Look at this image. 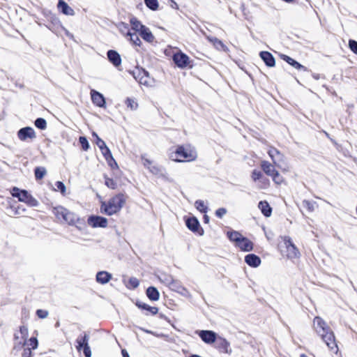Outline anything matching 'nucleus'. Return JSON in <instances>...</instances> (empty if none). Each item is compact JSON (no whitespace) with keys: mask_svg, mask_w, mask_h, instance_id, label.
Segmentation results:
<instances>
[{"mask_svg":"<svg viewBox=\"0 0 357 357\" xmlns=\"http://www.w3.org/2000/svg\"><path fill=\"white\" fill-rule=\"evenodd\" d=\"M245 262L250 266L257 267L261 264V259L259 257L254 254H250L245 257Z\"/></svg>","mask_w":357,"mask_h":357,"instance_id":"22","label":"nucleus"},{"mask_svg":"<svg viewBox=\"0 0 357 357\" xmlns=\"http://www.w3.org/2000/svg\"><path fill=\"white\" fill-rule=\"evenodd\" d=\"M207 39L213 45V46L216 49L224 51L227 50L226 46L223 44V43L221 40H220L217 38L207 36Z\"/></svg>","mask_w":357,"mask_h":357,"instance_id":"29","label":"nucleus"},{"mask_svg":"<svg viewBox=\"0 0 357 357\" xmlns=\"http://www.w3.org/2000/svg\"><path fill=\"white\" fill-rule=\"evenodd\" d=\"M17 137L20 140L26 142L28 140H32L36 137V132L33 128L31 127H25L21 128L17 132Z\"/></svg>","mask_w":357,"mask_h":357,"instance_id":"11","label":"nucleus"},{"mask_svg":"<svg viewBox=\"0 0 357 357\" xmlns=\"http://www.w3.org/2000/svg\"><path fill=\"white\" fill-rule=\"evenodd\" d=\"M55 185H56V190H58V191H60L61 192L62 195H65V192H66V186L64 185V183L61 181H57L56 183H55Z\"/></svg>","mask_w":357,"mask_h":357,"instance_id":"49","label":"nucleus"},{"mask_svg":"<svg viewBox=\"0 0 357 357\" xmlns=\"http://www.w3.org/2000/svg\"><path fill=\"white\" fill-rule=\"evenodd\" d=\"M268 153L271 158L273 160V163L279 165V162L282 160L283 155L280 153V152L275 148L271 147Z\"/></svg>","mask_w":357,"mask_h":357,"instance_id":"21","label":"nucleus"},{"mask_svg":"<svg viewBox=\"0 0 357 357\" xmlns=\"http://www.w3.org/2000/svg\"><path fill=\"white\" fill-rule=\"evenodd\" d=\"M142 165L147 169L153 175L162 178H167V172L164 167L155 164L153 161L149 159L146 154L141 155Z\"/></svg>","mask_w":357,"mask_h":357,"instance_id":"5","label":"nucleus"},{"mask_svg":"<svg viewBox=\"0 0 357 357\" xmlns=\"http://www.w3.org/2000/svg\"><path fill=\"white\" fill-rule=\"evenodd\" d=\"M107 57L109 61L116 67L121 63V59L119 54L114 50H109L107 52Z\"/></svg>","mask_w":357,"mask_h":357,"instance_id":"19","label":"nucleus"},{"mask_svg":"<svg viewBox=\"0 0 357 357\" xmlns=\"http://www.w3.org/2000/svg\"><path fill=\"white\" fill-rule=\"evenodd\" d=\"M66 210L67 209L63 206H57L53 208L52 213L59 220L62 221V218L63 217Z\"/></svg>","mask_w":357,"mask_h":357,"instance_id":"34","label":"nucleus"},{"mask_svg":"<svg viewBox=\"0 0 357 357\" xmlns=\"http://www.w3.org/2000/svg\"><path fill=\"white\" fill-rule=\"evenodd\" d=\"M195 207L197 210H199L201 212L206 213L207 211V206H206L205 203L202 200H197L195 202Z\"/></svg>","mask_w":357,"mask_h":357,"instance_id":"41","label":"nucleus"},{"mask_svg":"<svg viewBox=\"0 0 357 357\" xmlns=\"http://www.w3.org/2000/svg\"><path fill=\"white\" fill-rule=\"evenodd\" d=\"M173 61H174L175 64L180 68H185L190 63V59L189 56L182 52L175 53L173 56Z\"/></svg>","mask_w":357,"mask_h":357,"instance_id":"10","label":"nucleus"},{"mask_svg":"<svg viewBox=\"0 0 357 357\" xmlns=\"http://www.w3.org/2000/svg\"><path fill=\"white\" fill-rule=\"evenodd\" d=\"M137 305L143 310L149 311L151 314H156L158 312V308L156 307H151L146 303H137Z\"/></svg>","mask_w":357,"mask_h":357,"instance_id":"35","label":"nucleus"},{"mask_svg":"<svg viewBox=\"0 0 357 357\" xmlns=\"http://www.w3.org/2000/svg\"><path fill=\"white\" fill-rule=\"evenodd\" d=\"M177 6L176 3H174V4H173V6Z\"/></svg>","mask_w":357,"mask_h":357,"instance_id":"63","label":"nucleus"},{"mask_svg":"<svg viewBox=\"0 0 357 357\" xmlns=\"http://www.w3.org/2000/svg\"><path fill=\"white\" fill-rule=\"evenodd\" d=\"M284 249L282 252L288 259H294L300 257V252L289 237L285 236L284 238Z\"/></svg>","mask_w":357,"mask_h":357,"instance_id":"7","label":"nucleus"},{"mask_svg":"<svg viewBox=\"0 0 357 357\" xmlns=\"http://www.w3.org/2000/svg\"><path fill=\"white\" fill-rule=\"evenodd\" d=\"M282 59L285 61L286 62H287L289 65H291V66H293L294 68H296V69H301V68H304V66H302L301 64H300L298 62H297L296 61H295L294 59H293L292 58L289 57V56H287V55H284V54H282L281 56Z\"/></svg>","mask_w":357,"mask_h":357,"instance_id":"32","label":"nucleus"},{"mask_svg":"<svg viewBox=\"0 0 357 357\" xmlns=\"http://www.w3.org/2000/svg\"><path fill=\"white\" fill-rule=\"evenodd\" d=\"M89 335L86 334H84V336H79L76 340V349L78 351H80L86 344H89Z\"/></svg>","mask_w":357,"mask_h":357,"instance_id":"28","label":"nucleus"},{"mask_svg":"<svg viewBox=\"0 0 357 357\" xmlns=\"http://www.w3.org/2000/svg\"><path fill=\"white\" fill-rule=\"evenodd\" d=\"M349 47L354 53L357 54V42L356 40H349Z\"/></svg>","mask_w":357,"mask_h":357,"instance_id":"50","label":"nucleus"},{"mask_svg":"<svg viewBox=\"0 0 357 357\" xmlns=\"http://www.w3.org/2000/svg\"><path fill=\"white\" fill-rule=\"evenodd\" d=\"M301 357H308L307 356H306L305 354H301Z\"/></svg>","mask_w":357,"mask_h":357,"instance_id":"60","label":"nucleus"},{"mask_svg":"<svg viewBox=\"0 0 357 357\" xmlns=\"http://www.w3.org/2000/svg\"><path fill=\"white\" fill-rule=\"evenodd\" d=\"M125 104L127 107L130 110H135L138 107V104L136 100L133 98H128L125 100Z\"/></svg>","mask_w":357,"mask_h":357,"instance_id":"36","label":"nucleus"},{"mask_svg":"<svg viewBox=\"0 0 357 357\" xmlns=\"http://www.w3.org/2000/svg\"><path fill=\"white\" fill-rule=\"evenodd\" d=\"M121 354H122L123 357H130L126 349H122Z\"/></svg>","mask_w":357,"mask_h":357,"instance_id":"58","label":"nucleus"},{"mask_svg":"<svg viewBox=\"0 0 357 357\" xmlns=\"http://www.w3.org/2000/svg\"><path fill=\"white\" fill-rule=\"evenodd\" d=\"M31 350L30 347H25L24 349V351L22 353L23 357H31Z\"/></svg>","mask_w":357,"mask_h":357,"instance_id":"55","label":"nucleus"},{"mask_svg":"<svg viewBox=\"0 0 357 357\" xmlns=\"http://www.w3.org/2000/svg\"><path fill=\"white\" fill-rule=\"evenodd\" d=\"M158 278L162 283L169 287L171 289H174L176 287L175 281L170 275L161 273L158 276Z\"/></svg>","mask_w":357,"mask_h":357,"instance_id":"18","label":"nucleus"},{"mask_svg":"<svg viewBox=\"0 0 357 357\" xmlns=\"http://www.w3.org/2000/svg\"><path fill=\"white\" fill-rule=\"evenodd\" d=\"M27 347L31 349H36L38 347V340L36 337H31L28 340H26V344L24 347Z\"/></svg>","mask_w":357,"mask_h":357,"instance_id":"40","label":"nucleus"},{"mask_svg":"<svg viewBox=\"0 0 357 357\" xmlns=\"http://www.w3.org/2000/svg\"><path fill=\"white\" fill-rule=\"evenodd\" d=\"M177 6L176 3H174V4H173V6Z\"/></svg>","mask_w":357,"mask_h":357,"instance_id":"64","label":"nucleus"},{"mask_svg":"<svg viewBox=\"0 0 357 357\" xmlns=\"http://www.w3.org/2000/svg\"><path fill=\"white\" fill-rule=\"evenodd\" d=\"M258 208L261 210V213L266 216L269 217L272 213V208L268 203L266 201H261L258 204Z\"/></svg>","mask_w":357,"mask_h":357,"instance_id":"25","label":"nucleus"},{"mask_svg":"<svg viewBox=\"0 0 357 357\" xmlns=\"http://www.w3.org/2000/svg\"><path fill=\"white\" fill-rule=\"evenodd\" d=\"M139 34L142 36V38L148 43H152L155 39L154 36L153 35L150 29L146 26L143 28Z\"/></svg>","mask_w":357,"mask_h":357,"instance_id":"27","label":"nucleus"},{"mask_svg":"<svg viewBox=\"0 0 357 357\" xmlns=\"http://www.w3.org/2000/svg\"><path fill=\"white\" fill-rule=\"evenodd\" d=\"M36 314L40 319H45L48 316V312L44 310H38Z\"/></svg>","mask_w":357,"mask_h":357,"instance_id":"52","label":"nucleus"},{"mask_svg":"<svg viewBox=\"0 0 357 357\" xmlns=\"http://www.w3.org/2000/svg\"><path fill=\"white\" fill-rule=\"evenodd\" d=\"M79 142L81 144L82 149L84 151H87L89 149V142L85 137H80L79 138Z\"/></svg>","mask_w":357,"mask_h":357,"instance_id":"44","label":"nucleus"},{"mask_svg":"<svg viewBox=\"0 0 357 357\" xmlns=\"http://www.w3.org/2000/svg\"><path fill=\"white\" fill-rule=\"evenodd\" d=\"M303 206L307 209L310 212H312L314 210V204L313 202H311L308 200H304L303 202Z\"/></svg>","mask_w":357,"mask_h":357,"instance_id":"48","label":"nucleus"},{"mask_svg":"<svg viewBox=\"0 0 357 357\" xmlns=\"http://www.w3.org/2000/svg\"><path fill=\"white\" fill-rule=\"evenodd\" d=\"M139 329L142 330V331L146 333L152 334V335H153L155 336H157V337L161 336V335H158L155 333H154L153 331H149V330H147V329H144L143 328H139Z\"/></svg>","mask_w":357,"mask_h":357,"instance_id":"57","label":"nucleus"},{"mask_svg":"<svg viewBox=\"0 0 357 357\" xmlns=\"http://www.w3.org/2000/svg\"><path fill=\"white\" fill-rule=\"evenodd\" d=\"M126 36L130 37V41L136 46H140L142 44L141 40L139 39L137 32L132 33L128 31L126 33Z\"/></svg>","mask_w":357,"mask_h":357,"instance_id":"33","label":"nucleus"},{"mask_svg":"<svg viewBox=\"0 0 357 357\" xmlns=\"http://www.w3.org/2000/svg\"><path fill=\"white\" fill-rule=\"evenodd\" d=\"M313 327L316 333L321 337L329 349L335 354H337L338 347L335 342V335L327 324L321 317H316L313 321Z\"/></svg>","mask_w":357,"mask_h":357,"instance_id":"1","label":"nucleus"},{"mask_svg":"<svg viewBox=\"0 0 357 357\" xmlns=\"http://www.w3.org/2000/svg\"><path fill=\"white\" fill-rule=\"evenodd\" d=\"M82 349L85 357L91 356V351L90 347L89 346V344H86L84 347H82Z\"/></svg>","mask_w":357,"mask_h":357,"instance_id":"54","label":"nucleus"},{"mask_svg":"<svg viewBox=\"0 0 357 357\" xmlns=\"http://www.w3.org/2000/svg\"><path fill=\"white\" fill-rule=\"evenodd\" d=\"M169 158L177 162H192L197 159V153L190 144L178 145L169 149Z\"/></svg>","mask_w":357,"mask_h":357,"instance_id":"2","label":"nucleus"},{"mask_svg":"<svg viewBox=\"0 0 357 357\" xmlns=\"http://www.w3.org/2000/svg\"><path fill=\"white\" fill-rule=\"evenodd\" d=\"M105 183L108 188H109L111 189H115L116 188V183L113 179L109 178L107 177L106 176H105Z\"/></svg>","mask_w":357,"mask_h":357,"instance_id":"47","label":"nucleus"},{"mask_svg":"<svg viewBox=\"0 0 357 357\" xmlns=\"http://www.w3.org/2000/svg\"><path fill=\"white\" fill-rule=\"evenodd\" d=\"M91 100H92V102H93V104H95L96 105L100 107L105 106V98L100 93L96 91L94 89H92L91 91Z\"/></svg>","mask_w":357,"mask_h":357,"instance_id":"14","label":"nucleus"},{"mask_svg":"<svg viewBox=\"0 0 357 357\" xmlns=\"http://www.w3.org/2000/svg\"><path fill=\"white\" fill-rule=\"evenodd\" d=\"M28 337V329L26 326H20V330L14 335V349H20L26 344Z\"/></svg>","mask_w":357,"mask_h":357,"instance_id":"8","label":"nucleus"},{"mask_svg":"<svg viewBox=\"0 0 357 357\" xmlns=\"http://www.w3.org/2000/svg\"><path fill=\"white\" fill-rule=\"evenodd\" d=\"M251 177L255 181L261 178V182L263 183H266V182H268V180L266 178H262V173L257 169L253 170Z\"/></svg>","mask_w":357,"mask_h":357,"instance_id":"37","label":"nucleus"},{"mask_svg":"<svg viewBox=\"0 0 357 357\" xmlns=\"http://www.w3.org/2000/svg\"><path fill=\"white\" fill-rule=\"evenodd\" d=\"M146 295L151 301H158L160 297L158 291L153 287H150L147 289Z\"/></svg>","mask_w":357,"mask_h":357,"instance_id":"30","label":"nucleus"},{"mask_svg":"<svg viewBox=\"0 0 357 357\" xmlns=\"http://www.w3.org/2000/svg\"><path fill=\"white\" fill-rule=\"evenodd\" d=\"M199 336L206 344H212L216 341L217 335L212 331H200Z\"/></svg>","mask_w":357,"mask_h":357,"instance_id":"12","label":"nucleus"},{"mask_svg":"<svg viewBox=\"0 0 357 357\" xmlns=\"http://www.w3.org/2000/svg\"><path fill=\"white\" fill-rule=\"evenodd\" d=\"M87 223L93 228H105L107 227L108 221L107 219L104 217L98 215H91L87 220Z\"/></svg>","mask_w":357,"mask_h":357,"instance_id":"9","label":"nucleus"},{"mask_svg":"<svg viewBox=\"0 0 357 357\" xmlns=\"http://www.w3.org/2000/svg\"><path fill=\"white\" fill-rule=\"evenodd\" d=\"M177 6L176 3H174V4H173V6Z\"/></svg>","mask_w":357,"mask_h":357,"instance_id":"62","label":"nucleus"},{"mask_svg":"<svg viewBox=\"0 0 357 357\" xmlns=\"http://www.w3.org/2000/svg\"><path fill=\"white\" fill-rule=\"evenodd\" d=\"M126 199L123 194H119L111 198L107 203L101 204L100 211L107 215H112L119 212L125 204Z\"/></svg>","mask_w":357,"mask_h":357,"instance_id":"3","label":"nucleus"},{"mask_svg":"<svg viewBox=\"0 0 357 357\" xmlns=\"http://www.w3.org/2000/svg\"><path fill=\"white\" fill-rule=\"evenodd\" d=\"M47 171L45 167H38L35 169V176L36 179H41L46 174Z\"/></svg>","mask_w":357,"mask_h":357,"instance_id":"38","label":"nucleus"},{"mask_svg":"<svg viewBox=\"0 0 357 357\" xmlns=\"http://www.w3.org/2000/svg\"><path fill=\"white\" fill-rule=\"evenodd\" d=\"M58 9L66 15L73 16L75 12L63 0H59L57 5Z\"/></svg>","mask_w":357,"mask_h":357,"instance_id":"20","label":"nucleus"},{"mask_svg":"<svg viewBox=\"0 0 357 357\" xmlns=\"http://www.w3.org/2000/svg\"><path fill=\"white\" fill-rule=\"evenodd\" d=\"M130 23L131 24L132 29L135 32L140 33L143 28L145 27V26L142 24L141 22L138 21L135 17H132L130 20Z\"/></svg>","mask_w":357,"mask_h":357,"instance_id":"31","label":"nucleus"},{"mask_svg":"<svg viewBox=\"0 0 357 357\" xmlns=\"http://www.w3.org/2000/svg\"><path fill=\"white\" fill-rule=\"evenodd\" d=\"M227 209L225 208H220L215 211V215L220 218H222L226 213Z\"/></svg>","mask_w":357,"mask_h":357,"instance_id":"53","label":"nucleus"},{"mask_svg":"<svg viewBox=\"0 0 357 357\" xmlns=\"http://www.w3.org/2000/svg\"><path fill=\"white\" fill-rule=\"evenodd\" d=\"M79 220H80L77 215L68 210H66L63 217L62 218V221L70 225H75L76 227H77V224L79 223Z\"/></svg>","mask_w":357,"mask_h":357,"instance_id":"13","label":"nucleus"},{"mask_svg":"<svg viewBox=\"0 0 357 357\" xmlns=\"http://www.w3.org/2000/svg\"><path fill=\"white\" fill-rule=\"evenodd\" d=\"M93 136L96 137V143L100 150L102 148L107 146L105 142L102 139H100L96 132L93 133Z\"/></svg>","mask_w":357,"mask_h":357,"instance_id":"45","label":"nucleus"},{"mask_svg":"<svg viewBox=\"0 0 357 357\" xmlns=\"http://www.w3.org/2000/svg\"><path fill=\"white\" fill-rule=\"evenodd\" d=\"M204 219H205L206 222H208V216H207V215H205V216H204Z\"/></svg>","mask_w":357,"mask_h":357,"instance_id":"59","label":"nucleus"},{"mask_svg":"<svg viewBox=\"0 0 357 357\" xmlns=\"http://www.w3.org/2000/svg\"><path fill=\"white\" fill-rule=\"evenodd\" d=\"M128 284L132 288H136L139 286V282L136 278H131L129 280Z\"/></svg>","mask_w":357,"mask_h":357,"instance_id":"51","label":"nucleus"},{"mask_svg":"<svg viewBox=\"0 0 357 357\" xmlns=\"http://www.w3.org/2000/svg\"><path fill=\"white\" fill-rule=\"evenodd\" d=\"M14 215H23L26 213V208L22 206L11 208Z\"/></svg>","mask_w":357,"mask_h":357,"instance_id":"43","label":"nucleus"},{"mask_svg":"<svg viewBox=\"0 0 357 357\" xmlns=\"http://www.w3.org/2000/svg\"><path fill=\"white\" fill-rule=\"evenodd\" d=\"M144 2L146 6L153 10H156L158 8V0H144Z\"/></svg>","mask_w":357,"mask_h":357,"instance_id":"39","label":"nucleus"},{"mask_svg":"<svg viewBox=\"0 0 357 357\" xmlns=\"http://www.w3.org/2000/svg\"><path fill=\"white\" fill-rule=\"evenodd\" d=\"M227 236L242 251L249 252L253 249L252 243L238 231H228Z\"/></svg>","mask_w":357,"mask_h":357,"instance_id":"4","label":"nucleus"},{"mask_svg":"<svg viewBox=\"0 0 357 357\" xmlns=\"http://www.w3.org/2000/svg\"><path fill=\"white\" fill-rule=\"evenodd\" d=\"M121 26V27L120 28V31H121V33H125V35L126 36V33L128 31H130L128 29V25L123 23Z\"/></svg>","mask_w":357,"mask_h":357,"instance_id":"56","label":"nucleus"},{"mask_svg":"<svg viewBox=\"0 0 357 357\" xmlns=\"http://www.w3.org/2000/svg\"><path fill=\"white\" fill-rule=\"evenodd\" d=\"M35 126L41 130H44L47 127V122L43 118H38L35 121Z\"/></svg>","mask_w":357,"mask_h":357,"instance_id":"42","label":"nucleus"},{"mask_svg":"<svg viewBox=\"0 0 357 357\" xmlns=\"http://www.w3.org/2000/svg\"><path fill=\"white\" fill-rule=\"evenodd\" d=\"M100 151L105 159L107 162L108 165L112 168L117 167V163L114 159L109 149L107 146H105L102 148Z\"/></svg>","mask_w":357,"mask_h":357,"instance_id":"15","label":"nucleus"},{"mask_svg":"<svg viewBox=\"0 0 357 357\" xmlns=\"http://www.w3.org/2000/svg\"><path fill=\"white\" fill-rule=\"evenodd\" d=\"M272 178H273V181L276 184H278V185L281 184L284 181L282 176H280V174H279V172L278 171H276L274 173V174L272 176Z\"/></svg>","mask_w":357,"mask_h":357,"instance_id":"46","label":"nucleus"},{"mask_svg":"<svg viewBox=\"0 0 357 357\" xmlns=\"http://www.w3.org/2000/svg\"><path fill=\"white\" fill-rule=\"evenodd\" d=\"M11 195L17 197L20 202H24L31 207H36L39 204L38 200L25 190H20L15 187L11 190Z\"/></svg>","mask_w":357,"mask_h":357,"instance_id":"6","label":"nucleus"},{"mask_svg":"<svg viewBox=\"0 0 357 357\" xmlns=\"http://www.w3.org/2000/svg\"><path fill=\"white\" fill-rule=\"evenodd\" d=\"M216 344L217 348L221 350V351L229 354L231 353V349L229 348V342L225 338L219 337L216 339Z\"/></svg>","mask_w":357,"mask_h":357,"instance_id":"16","label":"nucleus"},{"mask_svg":"<svg viewBox=\"0 0 357 357\" xmlns=\"http://www.w3.org/2000/svg\"><path fill=\"white\" fill-rule=\"evenodd\" d=\"M112 278V274L107 271H102L97 273L96 280L98 283L105 284L111 280Z\"/></svg>","mask_w":357,"mask_h":357,"instance_id":"17","label":"nucleus"},{"mask_svg":"<svg viewBox=\"0 0 357 357\" xmlns=\"http://www.w3.org/2000/svg\"><path fill=\"white\" fill-rule=\"evenodd\" d=\"M187 227L193 232H197L199 230L200 225L199 221L195 218H189L186 220Z\"/></svg>","mask_w":357,"mask_h":357,"instance_id":"24","label":"nucleus"},{"mask_svg":"<svg viewBox=\"0 0 357 357\" xmlns=\"http://www.w3.org/2000/svg\"><path fill=\"white\" fill-rule=\"evenodd\" d=\"M284 1H286V2H291V1H292L293 0H284Z\"/></svg>","mask_w":357,"mask_h":357,"instance_id":"61","label":"nucleus"},{"mask_svg":"<svg viewBox=\"0 0 357 357\" xmlns=\"http://www.w3.org/2000/svg\"><path fill=\"white\" fill-rule=\"evenodd\" d=\"M261 59L265 62L266 65L268 67H273L275 64L273 56L268 52H261L260 53Z\"/></svg>","mask_w":357,"mask_h":357,"instance_id":"23","label":"nucleus"},{"mask_svg":"<svg viewBox=\"0 0 357 357\" xmlns=\"http://www.w3.org/2000/svg\"><path fill=\"white\" fill-rule=\"evenodd\" d=\"M261 167L263 171L270 176H272L277 171L271 163L265 160L261 162Z\"/></svg>","mask_w":357,"mask_h":357,"instance_id":"26","label":"nucleus"}]
</instances>
